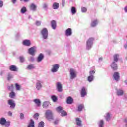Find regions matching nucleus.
<instances>
[{
    "instance_id": "obj_1",
    "label": "nucleus",
    "mask_w": 127,
    "mask_h": 127,
    "mask_svg": "<svg viewBox=\"0 0 127 127\" xmlns=\"http://www.w3.org/2000/svg\"><path fill=\"white\" fill-rule=\"evenodd\" d=\"M45 116L48 121L53 120V114L52 113V111L50 110H46Z\"/></svg>"
},
{
    "instance_id": "obj_2",
    "label": "nucleus",
    "mask_w": 127,
    "mask_h": 127,
    "mask_svg": "<svg viewBox=\"0 0 127 127\" xmlns=\"http://www.w3.org/2000/svg\"><path fill=\"white\" fill-rule=\"evenodd\" d=\"M0 124L1 126H4L6 127H8L10 126V121H7L5 118L2 117L0 119Z\"/></svg>"
},
{
    "instance_id": "obj_3",
    "label": "nucleus",
    "mask_w": 127,
    "mask_h": 127,
    "mask_svg": "<svg viewBox=\"0 0 127 127\" xmlns=\"http://www.w3.org/2000/svg\"><path fill=\"white\" fill-rule=\"evenodd\" d=\"M94 40V38H90L86 42V49L87 50H89V49L92 48V46H93V42Z\"/></svg>"
},
{
    "instance_id": "obj_4",
    "label": "nucleus",
    "mask_w": 127,
    "mask_h": 127,
    "mask_svg": "<svg viewBox=\"0 0 127 127\" xmlns=\"http://www.w3.org/2000/svg\"><path fill=\"white\" fill-rule=\"evenodd\" d=\"M41 34L44 39H47L48 37V30H47V29H43L41 31Z\"/></svg>"
},
{
    "instance_id": "obj_5",
    "label": "nucleus",
    "mask_w": 127,
    "mask_h": 127,
    "mask_svg": "<svg viewBox=\"0 0 127 127\" xmlns=\"http://www.w3.org/2000/svg\"><path fill=\"white\" fill-rule=\"evenodd\" d=\"M70 75L71 80H73L76 77H77V72L74 69H70Z\"/></svg>"
},
{
    "instance_id": "obj_6",
    "label": "nucleus",
    "mask_w": 127,
    "mask_h": 127,
    "mask_svg": "<svg viewBox=\"0 0 127 127\" xmlns=\"http://www.w3.org/2000/svg\"><path fill=\"white\" fill-rule=\"evenodd\" d=\"M59 69V65L58 64H54L52 65V68H51L52 73H56V72L58 71V69Z\"/></svg>"
},
{
    "instance_id": "obj_7",
    "label": "nucleus",
    "mask_w": 127,
    "mask_h": 127,
    "mask_svg": "<svg viewBox=\"0 0 127 127\" xmlns=\"http://www.w3.org/2000/svg\"><path fill=\"white\" fill-rule=\"evenodd\" d=\"M35 52H36V47H32L28 49V53L30 55H34Z\"/></svg>"
},
{
    "instance_id": "obj_8",
    "label": "nucleus",
    "mask_w": 127,
    "mask_h": 127,
    "mask_svg": "<svg viewBox=\"0 0 127 127\" xmlns=\"http://www.w3.org/2000/svg\"><path fill=\"white\" fill-rule=\"evenodd\" d=\"M41 88H42V81L38 80L36 83V89L38 91H40Z\"/></svg>"
},
{
    "instance_id": "obj_9",
    "label": "nucleus",
    "mask_w": 127,
    "mask_h": 127,
    "mask_svg": "<svg viewBox=\"0 0 127 127\" xmlns=\"http://www.w3.org/2000/svg\"><path fill=\"white\" fill-rule=\"evenodd\" d=\"M58 92H61L63 91L61 82H57L56 84Z\"/></svg>"
},
{
    "instance_id": "obj_10",
    "label": "nucleus",
    "mask_w": 127,
    "mask_h": 127,
    "mask_svg": "<svg viewBox=\"0 0 127 127\" xmlns=\"http://www.w3.org/2000/svg\"><path fill=\"white\" fill-rule=\"evenodd\" d=\"M8 104L10 105V108L11 109H14V108H15V103L14 101L10 99L8 100Z\"/></svg>"
},
{
    "instance_id": "obj_11",
    "label": "nucleus",
    "mask_w": 127,
    "mask_h": 127,
    "mask_svg": "<svg viewBox=\"0 0 127 127\" xmlns=\"http://www.w3.org/2000/svg\"><path fill=\"white\" fill-rule=\"evenodd\" d=\"M33 102L36 105L37 107H40L41 105V101L39 99H35L33 100Z\"/></svg>"
},
{
    "instance_id": "obj_12",
    "label": "nucleus",
    "mask_w": 127,
    "mask_h": 127,
    "mask_svg": "<svg viewBox=\"0 0 127 127\" xmlns=\"http://www.w3.org/2000/svg\"><path fill=\"white\" fill-rule=\"evenodd\" d=\"M113 77L115 81H119L120 80V74H119V72H115L113 75Z\"/></svg>"
},
{
    "instance_id": "obj_13",
    "label": "nucleus",
    "mask_w": 127,
    "mask_h": 127,
    "mask_svg": "<svg viewBox=\"0 0 127 127\" xmlns=\"http://www.w3.org/2000/svg\"><path fill=\"white\" fill-rule=\"evenodd\" d=\"M65 35L66 36H71L72 35V29L68 28L65 31Z\"/></svg>"
},
{
    "instance_id": "obj_14",
    "label": "nucleus",
    "mask_w": 127,
    "mask_h": 127,
    "mask_svg": "<svg viewBox=\"0 0 127 127\" xmlns=\"http://www.w3.org/2000/svg\"><path fill=\"white\" fill-rule=\"evenodd\" d=\"M81 95L82 98L87 95V93L86 92V88L85 87H82L81 91Z\"/></svg>"
},
{
    "instance_id": "obj_15",
    "label": "nucleus",
    "mask_w": 127,
    "mask_h": 127,
    "mask_svg": "<svg viewBox=\"0 0 127 127\" xmlns=\"http://www.w3.org/2000/svg\"><path fill=\"white\" fill-rule=\"evenodd\" d=\"M23 44L26 46H30V41L29 40H25L23 41Z\"/></svg>"
},
{
    "instance_id": "obj_16",
    "label": "nucleus",
    "mask_w": 127,
    "mask_h": 127,
    "mask_svg": "<svg viewBox=\"0 0 127 127\" xmlns=\"http://www.w3.org/2000/svg\"><path fill=\"white\" fill-rule=\"evenodd\" d=\"M37 7V6L34 3L31 4L30 6V10H32V11H36Z\"/></svg>"
},
{
    "instance_id": "obj_17",
    "label": "nucleus",
    "mask_w": 127,
    "mask_h": 127,
    "mask_svg": "<svg viewBox=\"0 0 127 127\" xmlns=\"http://www.w3.org/2000/svg\"><path fill=\"white\" fill-rule=\"evenodd\" d=\"M44 58V56H43V54H40L39 56L38 57V58L37 59V62H41L42 61V60Z\"/></svg>"
},
{
    "instance_id": "obj_18",
    "label": "nucleus",
    "mask_w": 127,
    "mask_h": 127,
    "mask_svg": "<svg viewBox=\"0 0 127 127\" xmlns=\"http://www.w3.org/2000/svg\"><path fill=\"white\" fill-rule=\"evenodd\" d=\"M111 67L113 70H117V69H118V65L115 62L111 64Z\"/></svg>"
},
{
    "instance_id": "obj_19",
    "label": "nucleus",
    "mask_w": 127,
    "mask_h": 127,
    "mask_svg": "<svg viewBox=\"0 0 127 127\" xmlns=\"http://www.w3.org/2000/svg\"><path fill=\"white\" fill-rule=\"evenodd\" d=\"M49 4L48 3H44L43 4V8L44 9V10H48L49 9Z\"/></svg>"
},
{
    "instance_id": "obj_20",
    "label": "nucleus",
    "mask_w": 127,
    "mask_h": 127,
    "mask_svg": "<svg viewBox=\"0 0 127 127\" xmlns=\"http://www.w3.org/2000/svg\"><path fill=\"white\" fill-rule=\"evenodd\" d=\"M66 102H67V104H68V105H71V104L73 103V98H72V97L70 96L68 97L67 98Z\"/></svg>"
},
{
    "instance_id": "obj_21",
    "label": "nucleus",
    "mask_w": 127,
    "mask_h": 127,
    "mask_svg": "<svg viewBox=\"0 0 127 127\" xmlns=\"http://www.w3.org/2000/svg\"><path fill=\"white\" fill-rule=\"evenodd\" d=\"M51 27L53 29H56V21L53 20L51 22Z\"/></svg>"
},
{
    "instance_id": "obj_22",
    "label": "nucleus",
    "mask_w": 127,
    "mask_h": 127,
    "mask_svg": "<svg viewBox=\"0 0 127 127\" xmlns=\"http://www.w3.org/2000/svg\"><path fill=\"white\" fill-rule=\"evenodd\" d=\"M124 94V91L122 89H118L117 90V95L118 96H123Z\"/></svg>"
},
{
    "instance_id": "obj_23",
    "label": "nucleus",
    "mask_w": 127,
    "mask_h": 127,
    "mask_svg": "<svg viewBox=\"0 0 127 127\" xmlns=\"http://www.w3.org/2000/svg\"><path fill=\"white\" fill-rule=\"evenodd\" d=\"M50 103L49 101H46L43 102V108H48V106H49V104Z\"/></svg>"
},
{
    "instance_id": "obj_24",
    "label": "nucleus",
    "mask_w": 127,
    "mask_h": 127,
    "mask_svg": "<svg viewBox=\"0 0 127 127\" xmlns=\"http://www.w3.org/2000/svg\"><path fill=\"white\" fill-rule=\"evenodd\" d=\"M105 118L106 121H110L111 120V114H110V113H106V115L105 116Z\"/></svg>"
},
{
    "instance_id": "obj_25",
    "label": "nucleus",
    "mask_w": 127,
    "mask_h": 127,
    "mask_svg": "<svg viewBox=\"0 0 127 127\" xmlns=\"http://www.w3.org/2000/svg\"><path fill=\"white\" fill-rule=\"evenodd\" d=\"M16 66L15 65H11L9 67V70L12 72H15V71H16Z\"/></svg>"
},
{
    "instance_id": "obj_26",
    "label": "nucleus",
    "mask_w": 127,
    "mask_h": 127,
    "mask_svg": "<svg viewBox=\"0 0 127 127\" xmlns=\"http://www.w3.org/2000/svg\"><path fill=\"white\" fill-rule=\"evenodd\" d=\"M59 7V3L55 2L53 4V8L54 9H58Z\"/></svg>"
},
{
    "instance_id": "obj_27",
    "label": "nucleus",
    "mask_w": 127,
    "mask_h": 127,
    "mask_svg": "<svg viewBox=\"0 0 127 127\" xmlns=\"http://www.w3.org/2000/svg\"><path fill=\"white\" fill-rule=\"evenodd\" d=\"M119 54H116L114 55L113 58H114V61L115 62H118V60H119Z\"/></svg>"
},
{
    "instance_id": "obj_28",
    "label": "nucleus",
    "mask_w": 127,
    "mask_h": 127,
    "mask_svg": "<svg viewBox=\"0 0 127 127\" xmlns=\"http://www.w3.org/2000/svg\"><path fill=\"white\" fill-rule=\"evenodd\" d=\"M98 24V20H95L91 22V26L92 27H95L96 25Z\"/></svg>"
},
{
    "instance_id": "obj_29",
    "label": "nucleus",
    "mask_w": 127,
    "mask_h": 127,
    "mask_svg": "<svg viewBox=\"0 0 127 127\" xmlns=\"http://www.w3.org/2000/svg\"><path fill=\"white\" fill-rule=\"evenodd\" d=\"M76 125H77V126H81L82 121H81V120H80V118H76Z\"/></svg>"
},
{
    "instance_id": "obj_30",
    "label": "nucleus",
    "mask_w": 127,
    "mask_h": 127,
    "mask_svg": "<svg viewBox=\"0 0 127 127\" xmlns=\"http://www.w3.org/2000/svg\"><path fill=\"white\" fill-rule=\"evenodd\" d=\"M28 127H34V121H33V120L31 119L30 123H29Z\"/></svg>"
},
{
    "instance_id": "obj_31",
    "label": "nucleus",
    "mask_w": 127,
    "mask_h": 127,
    "mask_svg": "<svg viewBox=\"0 0 127 127\" xmlns=\"http://www.w3.org/2000/svg\"><path fill=\"white\" fill-rule=\"evenodd\" d=\"M9 96L10 98H11L12 99H13V98L15 97V93H14L13 91H11L10 93Z\"/></svg>"
},
{
    "instance_id": "obj_32",
    "label": "nucleus",
    "mask_w": 127,
    "mask_h": 127,
    "mask_svg": "<svg viewBox=\"0 0 127 127\" xmlns=\"http://www.w3.org/2000/svg\"><path fill=\"white\" fill-rule=\"evenodd\" d=\"M26 11H27V9L25 7H23L21 9V13H22L23 14L25 13Z\"/></svg>"
},
{
    "instance_id": "obj_33",
    "label": "nucleus",
    "mask_w": 127,
    "mask_h": 127,
    "mask_svg": "<svg viewBox=\"0 0 127 127\" xmlns=\"http://www.w3.org/2000/svg\"><path fill=\"white\" fill-rule=\"evenodd\" d=\"M94 80V75H90L88 77V82H92Z\"/></svg>"
},
{
    "instance_id": "obj_34",
    "label": "nucleus",
    "mask_w": 127,
    "mask_h": 127,
    "mask_svg": "<svg viewBox=\"0 0 127 127\" xmlns=\"http://www.w3.org/2000/svg\"><path fill=\"white\" fill-rule=\"evenodd\" d=\"M63 110V108L61 107V106H59L56 108V110L59 113H61Z\"/></svg>"
},
{
    "instance_id": "obj_35",
    "label": "nucleus",
    "mask_w": 127,
    "mask_h": 127,
    "mask_svg": "<svg viewBox=\"0 0 127 127\" xmlns=\"http://www.w3.org/2000/svg\"><path fill=\"white\" fill-rule=\"evenodd\" d=\"M34 68H35V67H34V65L33 64H30L27 67L28 70H32V69H34Z\"/></svg>"
},
{
    "instance_id": "obj_36",
    "label": "nucleus",
    "mask_w": 127,
    "mask_h": 127,
    "mask_svg": "<svg viewBox=\"0 0 127 127\" xmlns=\"http://www.w3.org/2000/svg\"><path fill=\"white\" fill-rule=\"evenodd\" d=\"M51 99L54 103L56 102V101H57V97L55 96V95H52L51 96Z\"/></svg>"
},
{
    "instance_id": "obj_37",
    "label": "nucleus",
    "mask_w": 127,
    "mask_h": 127,
    "mask_svg": "<svg viewBox=\"0 0 127 127\" xmlns=\"http://www.w3.org/2000/svg\"><path fill=\"white\" fill-rule=\"evenodd\" d=\"M71 11V13H72V14H75V13H76V8H75V7H72Z\"/></svg>"
},
{
    "instance_id": "obj_38",
    "label": "nucleus",
    "mask_w": 127,
    "mask_h": 127,
    "mask_svg": "<svg viewBox=\"0 0 127 127\" xmlns=\"http://www.w3.org/2000/svg\"><path fill=\"white\" fill-rule=\"evenodd\" d=\"M62 117H65V116H67V112L63 110L61 112Z\"/></svg>"
},
{
    "instance_id": "obj_39",
    "label": "nucleus",
    "mask_w": 127,
    "mask_h": 127,
    "mask_svg": "<svg viewBox=\"0 0 127 127\" xmlns=\"http://www.w3.org/2000/svg\"><path fill=\"white\" fill-rule=\"evenodd\" d=\"M38 127H44V122L43 121L40 122L38 124Z\"/></svg>"
},
{
    "instance_id": "obj_40",
    "label": "nucleus",
    "mask_w": 127,
    "mask_h": 127,
    "mask_svg": "<svg viewBox=\"0 0 127 127\" xmlns=\"http://www.w3.org/2000/svg\"><path fill=\"white\" fill-rule=\"evenodd\" d=\"M38 117H39V114L36 113L33 116L34 119L35 120H38Z\"/></svg>"
},
{
    "instance_id": "obj_41",
    "label": "nucleus",
    "mask_w": 127,
    "mask_h": 127,
    "mask_svg": "<svg viewBox=\"0 0 127 127\" xmlns=\"http://www.w3.org/2000/svg\"><path fill=\"white\" fill-rule=\"evenodd\" d=\"M84 108V105H80L78 107V112H81L82 111V109Z\"/></svg>"
},
{
    "instance_id": "obj_42",
    "label": "nucleus",
    "mask_w": 127,
    "mask_h": 127,
    "mask_svg": "<svg viewBox=\"0 0 127 127\" xmlns=\"http://www.w3.org/2000/svg\"><path fill=\"white\" fill-rule=\"evenodd\" d=\"M99 126L100 127H104V121L101 120L99 123Z\"/></svg>"
},
{
    "instance_id": "obj_43",
    "label": "nucleus",
    "mask_w": 127,
    "mask_h": 127,
    "mask_svg": "<svg viewBox=\"0 0 127 127\" xmlns=\"http://www.w3.org/2000/svg\"><path fill=\"white\" fill-rule=\"evenodd\" d=\"M12 78H13V76H12V75L10 73H8V76H7V79H8V81H9V80H10V79H12Z\"/></svg>"
},
{
    "instance_id": "obj_44",
    "label": "nucleus",
    "mask_w": 127,
    "mask_h": 127,
    "mask_svg": "<svg viewBox=\"0 0 127 127\" xmlns=\"http://www.w3.org/2000/svg\"><path fill=\"white\" fill-rule=\"evenodd\" d=\"M8 89L9 91H11V92L13 91V85H11L10 86H8Z\"/></svg>"
},
{
    "instance_id": "obj_45",
    "label": "nucleus",
    "mask_w": 127,
    "mask_h": 127,
    "mask_svg": "<svg viewBox=\"0 0 127 127\" xmlns=\"http://www.w3.org/2000/svg\"><path fill=\"white\" fill-rule=\"evenodd\" d=\"M15 86L16 90L17 91H19V90H20V85H18L17 83H16Z\"/></svg>"
},
{
    "instance_id": "obj_46",
    "label": "nucleus",
    "mask_w": 127,
    "mask_h": 127,
    "mask_svg": "<svg viewBox=\"0 0 127 127\" xmlns=\"http://www.w3.org/2000/svg\"><path fill=\"white\" fill-rule=\"evenodd\" d=\"M35 24H36V25H37V26H39L41 25V21H37L35 22Z\"/></svg>"
},
{
    "instance_id": "obj_47",
    "label": "nucleus",
    "mask_w": 127,
    "mask_h": 127,
    "mask_svg": "<svg viewBox=\"0 0 127 127\" xmlns=\"http://www.w3.org/2000/svg\"><path fill=\"white\" fill-rule=\"evenodd\" d=\"M20 118L21 120H23L24 119V114L23 113L20 114Z\"/></svg>"
},
{
    "instance_id": "obj_48",
    "label": "nucleus",
    "mask_w": 127,
    "mask_h": 127,
    "mask_svg": "<svg viewBox=\"0 0 127 127\" xmlns=\"http://www.w3.org/2000/svg\"><path fill=\"white\" fill-rule=\"evenodd\" d=\"M81 11H82V12H87V8H86V7L81 8Z\"/></svg>"
},
{
    "instance_id": "obj_49",
    "label": "nucleus",
    "mask_w": 127,
    "mask_h": 127,
    "mask_svg": "<svg viewBox=\"0 0 127 127\" xmlns=\"http://www.w3.org/2000/svg\"><path fill=\"white\" fill-rule=\"evenodd\" d=\"M20 62H24L25 59L23 56L20 57Z\"/></svg>"
},
{
    "instance_id": "obj_50",
    "label": "nucleus",
    "mask_w": 127,
    "mask_h": 127,
    "mask_svg": "<svg viewBox=\"0 0 127 127\" xmlns=\"http://www.w3.org/2000/svg\"><path fill=\"white\" fill-rule=\"evenodd\" d=\"M62 5L63 7H64V6H65V0H62Z\"/></svg>"
},
{
    "instance_id": "obj_51",
    "label": "nucleus",
    "mask_w": 127,
    "mask_h": 127,
    "mask_svg": "<svg viewBox=\"0 0 127 127\" xmlns=\"http://www.w3.org/2000/svg\"><path fill=\"white\" fill-rule=\"evenodd\" d=\"M89 74L91 75V76H93V75L95 74V71L94 70L90 71Z\"/></svg>"
},
{
    "instance_id": "obj_52",
    "label": "nucleus",
    "mask_w": 127,
    "mask_h": 127,
    "mask_svg": "<svg viewBox=\"0 0 127 127\" xmlns=\"http://www.w3.org/2000/svg\"><path fill=\"white\" fill-rule=\"evenodd\" d=\"M2 6H3V2L0 0V7H2Z\"/></svg>"
},
{
    "instance_id": "obj_53",
    "label": "nucleus",
    "mask_w": 127,
    "mask_h": 127,
    "mask_svg": "<svg viewBox=\"0 0 127 127\" xmlns=\"http://www.w3.org/2000/svg\"><path fill=\"white\" fill-rule=\"evenodd\" d=\"M58 123H59V120H56L54 121V124L55 125H57V124H58Z\"/></svg>"
},
{
    "instance_id": "obj_54",
    "label": "nucleus",
    "mask_w": 127,
    "mask_h": 127,
    "mask_svg": "<svg viewBox=\"0 0 127 127\" xmlns=\"http://www.w3.org/2000/svg\"><path fill=\"white\" fill-rule=\"evenodd\" d=\"M8 115L9 116H10V117L12 116V112H11V111H9L8 113Z\"/></svg>"
},
{
    "instance_id": "obj_55",
    "label": "nucleus",
    "mask_w": 127,
    "mask_h": 127,
    "mask_svg": "<svg viewBox=\"0 0 127 127\" xmlns=\"http://www.w3.org/2000/svg\"><path fill=\"white\" fill-rule=\"evenodd\" d=\"M30 61H34V58H33V57H31L30 59H29Z\"/></svg>"
},
{
    "instance_id": "obj_56",
    "label": "nucleus",
    "mask_w": 127,
    "mask_h": 127,
    "mask_svg": "<svg viewBox=\"0 0 127 127\" xmlns=\"http://www.w3.org/2000/svg\"><path fill=\"white\" fill-rule=\"evenodd\" d=\"M21 1H22V0H23L24 1V2H28V1H29V0H20Z\"/></svg>"
},
{
    "instance_id": "obj_57",
    "label": "nucleus",
    "mask_w": 127,
    "mask_h": 127,
    "mask_svg": "<svg viewBox=\"0 0 127 127\" xmlns=\"http://www.w3.org/2000/svg\"><path fill=\"white\" fill-rule=\"evenodd\" d=\"M125 123L127 124L126 125V126L127 127V118H126V119H125Z\"/></svg>"
},
{
    "instance_id": "obj_58",
    "label": "nucleus",
    "mask_w": 127,
    "mask_h": 127,
    "mask_svg": "<svg viewBox=\"0 0 127 127\" xmlns=\"http://www.w3.org/2000/svg\"><path fill=\"white\" fill-rule=\"evenodd\" d=\"M102 60H103V58L100 57V58H99V62H101V61H102Z\"/></svg>"
},
{
    "instance_id": "obj_59",
    "label": "nucleus",
    "mask_w": 127,
    "mask_h": 127,
    "mask_svg": "<svg viewBox=\"0 0 127 127\" xmlns=\"http://www.w3.org/2000/svg\"><path fill=\"white\" fill-rule=\"evenodd\" d=\"M12 2L13 3H15V2H16V0H12Z\"/></svg>"
},
{
    "instance_id": "obj_60",
    "label": "nucleus",
    "mask_w": 127,
    "mask_h": 127,
    "mask_svg": "<svg viewBox=\"0 0 127 127\" xmlns=\"http://www.w3.org/2000/svg\"><path fill=\"white\" fill-rule=\"evenodd\" d=\"M4 73V71H1L0 73L1 76H2V74Z\"/></svg>"
}]
</instances>
